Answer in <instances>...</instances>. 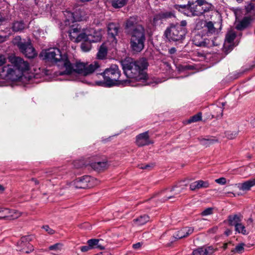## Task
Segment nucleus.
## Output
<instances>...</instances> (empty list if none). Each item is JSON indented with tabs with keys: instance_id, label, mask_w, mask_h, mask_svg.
Segmentation results:
<instances>
[{
	"instance_id": "obj_62",
	"label": "nucleus",
	"mask_w": 255,
	"mask_h": 255,
	"mask_svg": "<svg viewBox=\"0 0 255 255\" xmlns=\"http://www.w3.org/2000/svg\"><path fill=\"white\" fill-rule=\"evenodd\" d=\"M17 39H20V37H17L16 38H15V40Z\"/></svg>"
},
{
	"instance_id": "obj_33",
	"label": "nucleus",
	"mask_w": 255,
	"mask_h": 255,
	"mask_svg": "<svg viewBox=\"0 0 255 255\" xmlns=\"http://www.w3.org/2000/svg\"><path fill=\"white\" fill-rule=\"evenodd\" d=\"M235 228V231L243 235H248L249 234V231L246 229L245 226L241 223L237 225V226H236Z\"/></svg>"
},
{
	"instance_id": "obj_10",
	"label": "nucleus",
	"mask_w": 255,
	"mask_h": 255,
	"mask_svg": "<svg viewBox=\"0 0 255 255\" xmlns=\"http://www.w3.org/2000/svg\"><path fill=\"white\" fill-rule=\"evenodd\" d=\"M20 51L28 58H33L36 55L34 48L32 47L30 42L19 41L15 43Z\"/></svg>"
},
{
	"instance_id": "obj_9",
	"label": "nucleus",
	"mask_w": 255,
	"mask_h": 255,
	"mask_svg": "<svg viewBox=\"0 0 255 255\" xmlns=\"http://www.w3.org/2000/svg\"><path fill=\"white\" fill-rule=\"evenodd\" d=\"M216 37L214 36V39H211L206 37V35L200 34H196L193 38L192 41L194 45L200 47H212L218 45L216 42Z\"/></svg>"
},
{
	"instance_id": "obj_61",
	"label": "nucleus",
	"mask_w": 255,
	"mask_h": 255,
	"mask_svg": "<svg viewBox=\"0 0 255 255\" xmlns=\"http://www.w3.org/2000/svg\"><path fill=\"white\" fill-rule=\"evenodd\" d=\"M191 0V2H194V3H195V0Z\"/></svg>"
},
{
	"instance_id": "obj_29",
	"label": "nucleus",
	"mask_w": 255,
	"mask_h": 255,
	"mask_svg": "<svg viewBox=\"0 0 255 255\" xmlns=\"http://www.w3.org/2000/svg\"><path fill=\"white\" fill-rule=\"evenodd\" d=\"M255 185V179L249 180L241 184L240 189L243 191L250 190L251 188Z\"/></svg>"
},
{
	"instance_id": "obj_3",
	"label": "nucleus",
	"mask_w": 255,
	"mask_h": 255,
	"mask_svg": "<svg viewBox=\"0 0 255 255\" xmlns=\"http://www.w3.org/2000/svg\"><path fill=\"white\" fill-rule=\"evenodd\" d=\"M10 64L3 66L0 69V77L5 80L16 81L23 76V73L29 69L28 63L18 57L9 59Z\"/></svg>"
},
{
	"instance_id": "obj_64",
	"label": "nucleus",
	"mask_w": 255,
	"mask_h": 255,
	"mask_svg": "<svg viewBox=\"0 0 255 255\" xmlns=\"http://www.w3.org/2000/svg\"><path fill=\"white\" fill-rule=\"evenodd\" d=\"M237 1H240L241 0H236Z\"/></svg>"
},
{
	"instance_id": "obj_58",
	"label": "nucleus",
	"mask_w": 255,
	"mask_h": 255,
	"mask_svg": "<svg viewBox=\"0 0 255 255\" xmlns=\"http://www.w3.org/2000/svg\"><path fill=\"white\" fill-rule=\"evenodd\" d=\"M228 244V243H226L224 244L223 246V248L224 249V250H226L227 248Z\"/></svg>"
},
{
	"instance_id": "obj_55",
	"label": "nucleus",
	"mask_w": 255,
	"mask_h": 255,
	"mask_svg": "<svg viewBox=\"0 0 255 255\" xmlns=\"http://www.w3.org/2000/svg\"><path fill=\"white\" fill-rule=\"evenodd\" d=\"M232 232L231 230H227L225 232V235L228 237L229 236V235H230L231 234H232Z\"/></svg>"
},
{
	"instance_id": "obj_31",
	"label": "nucleus",
	"mask_w": 255,
	"mask_h": 255,
	"mask_svg": "<svg viewBox=\"0 0 255 255\" xmlns=\"http://www.w3.org/2000/svg\"><path fill=\"white\" fill-rule=\"evenodd\" d=\"M246 246H249L248 245H246V243H240L237 245L236 247L232 250V252L236 253L238 254H242L246 248Z\"/></svg>"
},
{
	"instance_id": "obj_45",
	"label": "nucleus",
	"mask_w": 255,
	"mask_h": 255,
	"mask_svg": "<svg viewBox=\"0 0 255 255\" xmlns=\"http://www.w3.org/2000/svg\"><path fill=\"white\" fill-rule=\"evenodd\" d=\"M212 212H213L212 208H207L206 209H205V210H204L202 212V215L203 216H207V215L212 214Z\"/></svg>"
},
{
	"instance_id": "obj_46",
	"label": "nucleus",
	"mask_w": 255,
	"mask_h": 255,
	"mask_svg": "<svg viewBox=\"0 0 255 255\" xmlns=\"http://www.w3.org/2000/svg\"><path fill=\"white\" fill-rule=\"evenodd\" d=\"M215 182L221 185H225L226 183V179L224 177H221L216 179Z\"/></svg>"
},
{
	"instance_id": "obj_60",
	"label": "nucleus",
	"mask_w": 255,
	"mask_h": 255,
	"mask_svg": "<svg viewBox=\"0 0 255 255\" xmlns=\"http://www.w3.org/2000/svg\"><path fill=\"white\" fill-rule=\"evenodd\" d=\"M173 241H172V242H170V244H168V245H167V246H168V247H169V246H171V244H173Z\"/></svg>"
},
{
	"instance_id": "obj_1",
	"label": "nucleus",
	"mask_w": 255,
	"mask_h": 255,
	"mask_svg": "<svg viewBox=\"0 0 255 255\" xmlns=\"http://www.w3.org/2000/svg\"><path fill=\"white\" fill-rule=\"evenodd\" d=\"M122 65L125 75L131 81L129 85L132 86L140 85L139 83H137L135 85L132 84V80L137 82H141L142 83L141 85L150 84L147 81L148 79L147 70L148 63L145 58H142L137 60L127 58L122 61Z\"/></svg>"
},
{
	"instance_id": "obj_8",
	"label": "nucleus",
	"mask_w": 255,
	"mask_h": 255,
	"mask_svg": "<svg viewBox=\"0 0 255 255\" xmlns=\"http://www.w3.org/2000/svg\"><path fill=\"white\" fill-rule=\"evenodd\" d=\"M71 65L72 68V71L68 73L67 70L65 69V71H64L65 74H71L72 73H76L83 76H87L94 72L99 67L98 63L96 62H95L94 64H91L88 65L83 63L79 62L76 64L74 67L71 63Z\"/></svg>"
},
{
	"instance_id": "obj_44",
	"label": "nucleus",
	"mask_w": 255,
	"mask_h": 255,
	"mask_svg": "<svg viewBox=\"0 0 255 255\" xmlns=\"http://www.w3.org/2000/svg\"><path fill=\"white\" fill-rule=\"evenodd\" d=\"M42 228L50 235H52L55 232L52 229L50 228L48 225L43 226Z\"/></svg>"
},
{
	"instance_id": "obj_22",
	"label": "nucleus",
	"mask_w": 255,
	"mask_h": 255,
	"mask_svg": "<svg viewBox=\"0 0 255 255\" xmlns=\"http://www.w3.org/2000/svg\"><path fill=\"white\" fill-rule=\"evenodd\" d=\"M209 186V183L208 181H203L201 180L195 181L190 185V189L192 190H195L202 188H208Z\"/></svg>"
},
{
	"instance_id": "obj_52",
	"label": "nucleus",
	"mask_w": 255,
	"mask_h": 255,
	"mask_svg": "<svg viewBox=\"0 0 255 255\" xmlns=\"http://www.w3.org/2000/svg\"><path fill=\"white\" fill-rule=\"evenodd\" d=\"M138 166H139V168L143 169H147V168L150 167V165L149 164H146L145 165H139Z\"/></svg>"
},
{
	"instance_id": "obj_15",
	"label": "nucleus",
	"mask_w": 255,
	"mask_h": 255,
	"mask_svg": "<svg viewBox=\"0 0 255 255\" xmlns=\"http://www.w3.org/2000/svg\"><path fill=\"white\" fill-rule=\"evenodd\" d=\"M100 240H88L86 245L80 247L82 252H87L90 250L98 249L100 250L105 249V246L99 243Z\"/></svg>"
},
{
	"instance_id": "obj_23",
	"label": "nucleus",
	"mask_w": 255,
	"mask_h": 255,
	"mask_svg": "<svg viewBox=\"0 0 255 255\" xmlns=\"http://www.w3.org/2000/svg\"><path fill=\"white\" fill-rule=\"evenodd\" d=\"M198 139L200 144L206 147L218 142V139L214 136H207L206 138L199 137Z\"/></svg>"
},
{
	"instance_id": "obj_25",
	"label": "nucleus",
	"mask_w": 255,
	"mask_h": 255,
	"mask_svg": "<svg viewBox=\"0 0 255 255\" xmlns=\"http://www.w3.org/2000/svg\"><path fill=\"white\" fill-rule=\"evenodd\" d=\"M119 27L114 23H110L108 25V33L109 36L115 39L118 34Z\"/></svg>"
},
{
	"instance_id": "obj_63",
	"label": "nucleus",
	"mask_w": 255,
	"mask_h": 255,
	"mask_svg": "<svg viewBox=\"0 0 255 255\" xmlns=\"http://www.w3.org/2000/svg\"><path fill=\"white\" fill-rule=\"evenodd\" d=\"M23 243H24V242L22 241L20 242V244H23Z\"/></svg>"
},
{
	"instance_id": "obj_24",
	"label": "nucleus",
	"mask_w": 255,
	"mask_h": 255,
	"mask_svg": "<svg viewBox=\"0 0 255 255\" xmlns=\"http://www.w3.org/2000/svg\"><path fill=\"white\" fill-rule=\"evenodd\" d=\"M252 20L250 16H245L236 24V28L239 30H244L249 26Z\"/></svg>"
},
{
	"instance_id": "obj_38",
	"label": "nucleus",
	"mask_w": 255,
	"mask_h": 255,
	"mask_svg": "<svg viewBox=\"0 0 255 255\" xmlns=\"http://www.w3.org/2000/svg\"><path fill=\"white\" fill-rule=\"evenodd\" d=\"M202 120L201 113H198L197 114L191 117L188 120V123L197 122Z\"/></svg>"
},
{
	"instance_id": "obj_20",
	"label": "nucleus",
	"mask_w": 255,
	"mask_h": 255,
	"mask_svg": "<svg viewBox=\"0 0 255 255\" xmlns=\"http://www.w3.org/2000/svg\"><path fill=\"white\" fill-rule=\"evenodd\" d=\"M194 229L192 227H186L177 232L175 239H182L187 237L189 235L193 233Z\"/></svg>"
},
{
	"instance_id": "obj_34",
	"label": "nucleus",
	"mask_w": 255,
	"mask_h": 255,
	"mask_svg": "<svg viewBox=\"0 0 255 255\" xmlns=\"http://www.w3.org/2000/svg\"><path fill=\"white\" fill-rule=\"evenodd\" d=\"M45 173H46L48 175H55V176H61L62 173H61V171L59 169L57 168H49L46 170L45 171Z\"/></svg>"
},
{
	"instance_id": "obj_16",
	"label": "nucleus",
	"mask_w": 255,
	"mask_h": 255,
	"mask_svg": "<svg viewBox=\"0 0 255 255\" xmlns=\"http://www.w3.org/2000/svg\"><path fill=\"white\" fill-rule=\"evenodd\" d=\"M178 187L175 186L174 187H173L170 190L166 189L165 190H164L162 191L160 195L161 196H163V198L161 199L162 202H165L168 200L171 199L172 198H174L175 197V196L177 194H179L181 191L182 188H180L177 190H176V193L174 194H172L171 192L175 190V188H178Z\"/></svg>"
},
{
	"instance_id": "obj_41",
	"label": "nucleus",
	"mask_w": 255,
	"mask_h": 255,
	"mask_svg": "<svg viewBox=\"0 0 255 255\" xmlns=\"http://www.w3.org/2000/svg\"><path fill=\"white\" fill-rule=\"evenodd\" d=\"M238 134L237 131H226L225 132L226 136L229 139H233L235 138Z\"/></svg>"
},
{
	"instance_id": "obj_4",
	"label": "nucleus",
	"mask_w": 255,
	"mask_h": 255,
	"mask_svg": "<svg viewBox=\"0 0 255 255\" xmlns=\"http://www.w3.org/2000/svg\"><path fill=\"white\" fill-rule=\"evenodd\" d=\"M100 75L103 76V80L96 82V84L99 86L111 87L120 84L127 86L130 84V80H120L121 71L118 66L115 64L106 68Z\"/></svg>"
},
{
	"instance_id": "obj_35",
	"label": "nucleus",
	"mask_w": 255,
	"mask_h": 255,
	"mask_svg": "<svg viewBox=\"0 0 255 255\" xmlns=\"http://www.w3.org/2000/svg\"><path fill=\"white\" fill-rule=\"evenodd\" d=\"M210 253L207 249L201 247L193 251V255H208Z\"/></svg>"
},
{
	"instance_id": "obj_50",
	"label": "nucleus",
	"mask_w": 255,
	"mask_h": 255,
	"mask_svg": "<svg viewBox=\"0 0 255 255\" xmlns=\"http://www.w3.org/2000/svg\"><path fill=\"white\" fill-rule=\"evenodd\" d=\"M143 244L142 243H137L136 244H133L132 247L134 249H139Z\"/></svg>"
},
{
	"instance_id": "obj_30",
	"label": "nucleus",
	"mask_w": 255,
	"mask_h": 255,
	"mask_svg": "<svg viewBox=\"0 0 255 255\" xmlns=\"http://www.w3.org/2000/svg\"><path fill=\"white\" fill-rule=\"evenodd\" d=\"M114 8H121L125 5L127 0H108Z\"/></svg>"
},
{
	"instance_id": "obj_26",
	"label": "nucleus",
	"mask_w": 255,
	"mask_h": 255,
	"mask_svg": "<svg viewBox=\"0 0 255 255\" xmlns=\"http://www.w3.org/2000/svg\"><path fill=\"white\" fill-rule=\"evenodd\" d=\"M242 216L239 215H230L228 217L229 224L235 227L240 224L242 221Z\"/></svg>"
},
{
	"instance_id": "obj_54",
	"label": "nucleus",
	"mask_w": 255,
	"mask_h": 255,
	"mask_svg": "<svg viewBox=\"0 0 255 255\" xmlns=\"http://www.w3.org/2000/svg\"><path fill=\"white\" fill-rule=\"evenodd\" d=\"M176 51V50L175 48H174V47L171 48L169 50L170 54H174V53H175Z\"/></svg>"
},
{
	"instance_id": "obj_28",
	"label": "nucleus",
	"mask_w": 255,
	"mask_h": 255,
	"mask_svg": "<svg viewBox=\"0 0 255 255\" xmlns=\"http://www.w3.org/2000/svg\"><path fill=\"white\" fill-rule=\"evenodd\" d=\"M149 220V217L147 215L140 216L138 218L133 220L134 224L137 226H141L145 224Z\"/></svg>"
},
{
	"instance_id": "obj_32",
	"label": "nucleus",
	"mask_w": 255,
	"mask_h": 255,
	"mask_svg": "<svg viewBox=\"0 0 255 255\" xmlns=\"http://www.w3.org/2000/svg\"><path fill=\"white\" fill-rule=\"evenodd\" d=\"M24 28V24L22 21H17L13 23L12 29L14 31H21Z\"/></svg>"
},
{
	"instance_id": "obj_6",
	"label": "nucleus",
	"mask_w": 255,
	"mask_h": 255,
	"mask_svg": "<svg viewBox=\"0 0 255 255\" xmlns=\"http://www.w3.org/2000/svg\"><path fill=\"white\" fill-rule=\"evenodd\" d=\"M73 164L76 168L89 165L94 170L98 172L104 171L108 167L107 159L100 160L96 157L90 158L88 163L84 162L83 160L75 161Z\"/></svg>"
},
{
	"instance_id": "obj_53",
	"label": "nucleus",
	"mask_w": 255,
	"mask_h": 255,
	"mask_svg": "<svg viewBox=\"0 0 255 255\" xmlns=\"http://www.w3.org/2000/svg\"><path fill=\"white\" fill-rule=\"evenodd\" d=\"M206 249H207L208 251L210 253L208 255H211L213 252V248L211 247H209L208 248H206Z\"/></svg>"
},
{
	"instance_id": "obj_48",
	"label": "nucleus",
	"mask_w": 255,
	"mask_h": 255,
	"mask_svg": "<svg viewBox=\"0 0 255 255\" xmlns=\"http://www.w3.org/2000/svg\"><path fill=\"white\" fill-rule=\"evenodd\" d=\"M81 228L85 229H90L91 226L89 223L85 222L81 225Z\"/></svg>"
},
{
	"instance_id": "obj_59",
	"label": "nucleus",
	"mask_w": 255,
	"mask_h": 255,
	"mask_svg": "<svg viewBox=\"0 0 255 255\" xmlns=\"http://www.w3.org/2000/svg\"><path fill=\"white\" fill-rule=\"evenodd\" d=\"M4 190V187L2 185H0V192L3 191Z\"/></svg>"
},
{
	"instance_id": "obj_36",
	"label": "nucleus",
	"mask_w": 255,
	"mask_h": 255,
	"mask_svg": "<svg viewBox=\"0 0 255 255\" xmlns=\"http://www.w3.org/2000/svg\"><path fill=\"white\" fill-rule=\"evenodd\" d=\"M236 37V33L233 30L229 31L226 35V40L227 42L231 43L235 39Z\"/></svg>"
},
{
	"instance_id": "obj_57",
	"label": "nucleus",
	"mask_w": 255,
	"mask_h": 255,
	"mask_svg": "<svg viewBox=\"0 0 255 255\" xmlns=\"http://www.w3.org/2000/svg\"><path fill=\"white\" fill-rule=\"evenodd\" d=\"M253 222V220L252 219V218H250L247 221L248 226H249L250 224H252Z\"/></svg>"
},
{
	"instance_id": "obj_5",
	"label": "nucleus",
	"mask_w": 255,
	"mask_h": 255,
	"mask_svg": "<svg viewBox=\"0 0 255 255\" xmlns=\"http://www.w3.org/2000/svg\"><path fill=\"white\" fill-rule=\"evenodd\" d=\"M44 59L51 62L57 63L59 62L67 70L68 73L70 72L72 70L71 62L69 60L66 55H62L59 49L52 48L46 50L43 53Z\"/></svg>"
},
{
	"instance_id": "obj_42",
	"label": "nucleus",
	"mask_w": 255,
	"mask_h": 255,
	"mask_svg": "<svg viewBox=\"0 0 255 255\" xmlns=\"http://www.w3.org/2000/svg\"><path fill=\"white\" fill-rule=\"evenodd\" d=\"M82 50L84 52L89 51L91 49V45L89 44L82 43L81 46Z\"/></svg>"
},
{
	"instance_id": "obj_7",
	"label": "nucleus",
	"mask_w": 255,
	"mask_h": 255,
	"mask_svg": "<svg viewBox=\"0 0 255 255\" xmlns=\"http://www.w3.org/2000/svg\"><path fill=\"white\" fill-rule=\"evenodd\" d=\"M186 33V28L174 24H171L164 32L165 37L170 41L182 40L185 38Z\"/></svg>"
},
{
	"instance_id": "obj_51",
	"label": "nucleus",
	"mask_w": 255,
	"mask_h": 255,
	"mask_svg": "<svg viewBox=\"0 0 255 255\" xmlns=\"http://www.w3.org/2000/svg\"><path fill=\"white\" fill-rule=\"evenodd\" d=\"M246 245H248L249 246H246V248H250L255 245V243L253 240H251V243H246Z\"/></svg>"
},
{
	"instance_id": "obj_19",
	"label": "nucleus",
	"mask_w": 255,
	"mask_h": 255,
	"mask_svg": "<svg viewBox=\"0 0 255 255\" xmlns=\"http://www.w3.org/2000/svg\"><path fill=\"white\" fill-rule=\"evenodd\" d=\"M175 8L188 16H194L192 12V5L190 1L187 5H176Z\"/></svg>"
},
{
	"instance_id": "obj_37",
	"label": "nucleus",
	"mask_w": 255,
	"mask_h": 255,
	"mask_svg": "<svg viewBox=\"0 0 255 255\" xmlns=\"http://www.w3.org/2000/svg\"><path fill=\"white\" fill-rule=\"evenodd\" d=\"M10 213L7 214L6 219L11 220L17 218L20 216L19 213L14 210H10Z\"/></svg>"
},
{
	"instance_id": "obj_14",
	"label": "nucleus",
	"mask_w": 255,
	"mask_h": 255,
	"mask_svg": "<svg viewBox=\"0 0 255 255\" xmlns=\"http://www.w3.org/2000/svg\"><path fill=\"white\" fill-rule=\"evenodd\" d=\"M102 37L101 29L96 30L94 28H90L85 30V41L97 42L101 40Z\"/></svg>"
},
{
	"instance_id": "obj_40",
	"label": "nucleus",
	"mask_w": 255,
	"mask_h": 255,
	"mask_svg": "<svg viewBox=\"0 0 255 255\" xmlns=\"http://www.w3.org/2000/svg\"><path fill=\"white\" fill-rule=\"evenodd\" d=\"M63 245L62 244L58 243H56L53 245H51L49 247L48 249L50 251H60L62 249Z\"/></svg>"
},
{
	"instance_id": "obj_18",
	"label": "nucleus",
	"mask_w": 255,
	"mask_h": 255,
	"mask_svg": "<svg viewBox=\"0 0 255 255\" xmlns=\"http://www.w3.org/2000/svg\"><path fill=\"white\" fill-rule=\"evenodd\" d=\"M173 14L171 12H160L154 15L152 20L153 24L155 26L162 23L163 19L171 17Z\"/></svg>"
},
{
	"instance_id": "obj_43",
	"label": "nucleus",
	"mask_w": 255,
	"mask_h": 255,
	"mask_svg": "<svg viewBox=\"0 0 255 255\" xmlns=\"http://www.w3.org/2000/svg\"><path fill=\"white\" fill-rule=\"evenodd\" d=\"M246 11L248 13H252V11L255 9V6L253 3L249 4L246 7Z\"/></svg>"
},
{
	"instance_id": "obj_21",
	"label": "nucleus",
	"mask_w": 255,
	"mask_h": 255,
	"mask_svg": "<svg viewBox=\"0 0 255 255\" xmlns=\"http://www.w3.org/2000/svg\"><path fill=\"white\" fill-rule=\"evenodd\" d=\"M203 0H195V3L191 2L192 9L194 16H200L203 14V8L201 7Z\"/></svg>"
},
{
	"instance_id": "obj_27",
	"label": "nucleus",
	"mask_w": 255,
	"mask_h": 255,
	"mask_svg": "<svg viewBox=\"0 0 255 255\" xmlns=\"http://www.w3.org/2000/svg\"><path fill=\"white\" fill-rule=\"evenodd\" d=\"M108 53L107 47L105 44H102L100 47L97 54V57L98 59L103 60L106 58Z\"/></svg>"
},
{
	"instance_id": "obj_47",
	"label": "nucleus",
	"mask_w": 255,
	"mask_h": 255,
	"mask_svg": "<svg viewBox=\"0 0 255 255\" xmlns=\"http://www.w3.org/2000/svg\"><path fill=\"white\" fill-rule=\"evenodd\" d=\"M6 62V57L4 55L0 54V67L5 64Z\"/></svg>"
},
{
	"instance_id": "obj_56",
	"label": "nucleus",
	"mask_w": 255,
	"mask_h": 255,
	"mask_svg": "<svg viewBox=\"0 0 255 255\" xmlns=\"http://www.w3.org/2000/svg\"><path fill=\"white\" fill-rule=\"evenodd\" d=\"M31 181H33L34 182V184L35 185H38L39 184V182L38 181V180H37L35 178H31Z\"/></svg>"
},
{
	"instance_id": "obj_39",
	"label": "nucleus",
	"mask_w": 255,
	"mask_h": 255,
	"mask_svg": "<svg viewBox=\"0 0 255 255\" xmlns=\"http://www.w3.org/2000/svg\"><path fill=\"white\" fill-rule=\"evenodd\" d=\"M10 210L8 208H0V219H5L7 214L10 213Z\"/></svg>"
},
{
	"instance_id": "obj_17",
	"label": "nucleus",
	"mask_w": 255,
	"mask_h": 255,
	"mask_svg": "<svg viewBox=\"0 0 255 255\" xmlns=\"http://www.w3.org/2000/svg\"><path fill=\"white\" fill-rule=\"evenodd\" d=\"M151 143L147 131L141 133L136 137V143L138 146L149 145Z\"/></svg>"
},
{
	"instance_id": "obj_13",
	"label": "nucleus",
	"mask_w": 255,
	"mask_h": 255,
	"mask_svg": "<svg viewBox=\"0 0 255 255\" xmlns=\"http://www.w3.org/2000/svg\"><path fill=\"white\" fill-rule=\"evenodd\" d=\"M92 178L88 175L79 177L72 181L71 186L77 189H86L92 186L91 183Z\"/></svg>"
},
{
	"instance_id": "obj_12",
	"label": "nucleus",
	"mask_w": 255,
	"mask_h": 255,
	"mask_svg": "<svg viewBox=\"0 0 255 255\" xmlns=\"http://www.w3.org/2000/svg\"><path fill=\"white\" fill-rule=\"evenodd\" d=\"M70 40L78 43L81 41H85V31L83 32L78 25H73L68 31Z\"/></svg>"
},
{
	"instance_id": "obj_49",
	"label": "nucleus",
	"mask_w": 255,
	"mask_h": 255,
	"mask_svg": "<svg viewBox=\"0 0 255 255\" xmlns=\"http://www.w3.org/2000/svg\"><path fill=\"white\" fill-rule=\"evenodd\" d=\"M175 25H180L181 26V27H185L186 28V26L187 25V22L186 20H182L181 22H180V24H175Z\"/></svg>"
},
{
	"instance_id": "obj_2",
	"label": "nucleus",
	"mask_w": 255,
	"mask_h": 255,
	"mask_svg": "<svg viewBox=\"0 0 255 255\" xmlns=\"http://www.w3.org/2000/svg\"><path fill=\"white\" fill-rule=\"evenodd\" d=\"M125 30L130 36V46L135 52H140L144 47L145 41V30L144 27L138 23L136 17H130L126 22Z\"/></svg>"
},
{
	"instance_id": "obj_11",
	"label": "nucleus",
	"mask_w": 255,
	"mask_h": 255,
	"mask_svg": "<svg viewBox=\"0 0 255 255\" xmlns=\"http://www.w3.org/2000/svg\"><path fill=\"white\" fill-rule=\"evenodd\" d=\"M196 27L198 29L204 28L207 36L216 35L218 33V30L215 27L214 23L210 21L200 20L197 23Z\"/></svg>"
}]
</instances>
